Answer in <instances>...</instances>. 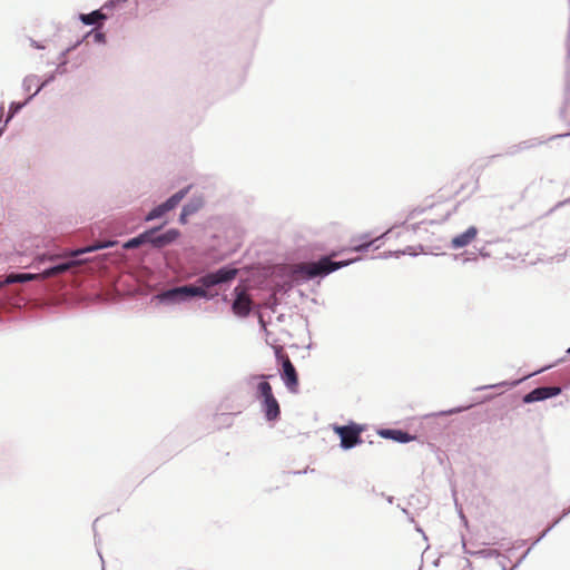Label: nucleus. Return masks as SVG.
Instances as JSON below:
<instances>
[{
    "label": "nucleus",
    "mask_w": 570,
    "mask_h": 570,
    "mask_svg": "<svg viewBox=\"0 0 570 570\" xmlns=\"http://www.w3.org/2000/svg\"><path fill=\"white\" fill-rule=\"evenodd\" d=\"M98 554H99L100 560L104 561L102 554L99 551H98Z\"/></svg>",
    "instance_id": "45"
},
{
    "label": "nucleus",
    "mask_w": 570,
    "mask_h": 570,
    "mask_svg": "<svg viewBox=\"0 0 570 570\" xmlns=\"http://www.w3.org/2000/svg\"><path fill=\"white\" fill-rule=\"evenodd\" d=\"M161 227L163 226H158L147 229V232H151L150 236L148 237V244L157 249H161L173 244L180 236V232L177 228H169L166 232L159 234L158 232L161 229Z\"/></svg>",
    "instance_id": "6"
},
{
    "label": "nucleus",
    "mask_w": 570,
    "mask_h": 570,
    "mask_svg": "<svg viewBox=\"0 0 570 570\" xmlns=\"http://www.w3.org/2000/svg\"><path fill=\"white\" fill-rule=\"evenodd\" d=\"M570 513V507L562 512V514L556 519L552 524H550L531 544V547L525 551V553L520 558V560L514 564V568L518 567L522 560L528 556L530 550L538 544L564 517Z\"/></svg>",
    "instance_id": "15"
},
{
    "label": "nucleus",
    "mask_w": 570,
    "mask_h": 570,
    "mask_svg": "<svg viewBox=\"0 0 570 570\" xmlns=\"http://www.w3.org/2000/svg\"><path fill=\"white\" fill-rule=\"evenodd\" d=\"M120 2H118L117 0H108L101 8V10H111L114 9L116 6H118Z\"/></svg>",
    "instance_id": "34"
},
{
    "label": "nucleus",
    "mask_w": 570,
    "mask_h": 570,
    "mask_svg": "<svg viewBox=\"0 0 570 570\" xmlns=\"http://www.w3.org/2000/svg\"><path fill=\"white\" fill-rule=\"evenodd\" d=\"M569 202H570V199H569V200H566L564 203H569Z\"/></svg>",
    "instance_id": "50"
},
{
    "label": "nucleus",
    "mask_w": 570,
    "mask_h": 570,
    "mask_svg": "<svg viewBox=\"0 0 570 570\" xmlns=\"http://www.w3.org/2000/svg\"><path fill=\"white\" fill-rule=\"evenodd\" d=\"M188 217H190V215L184 208H181L178 222L185 225L188 222Z\"/></svg>",
    "instance_id": "35"
},
{
    "label": "nucleus",
    "mask_w": 570,
    "mask_h": 570,
    "mask_svg": "<svg viewBox=\"0 0 570 570\" xmlns=\"http://www.w3.org/2000/svg\"><path fill=\"white\" fill-rule=\"evenodd\" d=\"M334 431L341 439L340 446L343 450H351L363 442L361 438L363 429L355 423L336 425L334 426Z\"/></svg>",
    "instance_id": "5"
},
{
    "label": "nucleus",
    "mask_w": 570,
    "mask_h": 570,
    "mask_svg": "<svg viewBox=\"0 0 570 570\" xmlns=\"http://www.w3.org/2000/svg\"><path fill=\"white\" fill-rule=\"evenodd\" d=\"M419 254L417 249L413 246H407L403 250H396V252H387L384 253L383 257H400L401 255H410V256H416Z\"/></svg>",
    "instance_id": "24"
},
{
    "label": "nucleus",
    "mask_w": 570,
    "mask_h": 570,
    "mask_svg": "<svg viewBox=\"0 0 570 570\" xmlns=\"http://www.w3.org/2000/svg\"><path fill=\"white\" fill-rule=\"evenodd\" d=\"M562 393V389L560 386H539L524 394L522 397V402L525 404L546 401L548 399L558 396Z\"/></svg>",
    "instance_id": "7"
},
{
    "label": "nucleus",
    "mask_w": 570,
    "mask_h": 570,
    "mask_svg": "<svg viewBox=\"0 0 570 570\" xmlns=\"http://www.w3.org/2000/svg\"><path fill=\"white\" fill-rule=\"evenodd\" d=\"M561 118L568 122L570 127V73L567 76V94L564 106L560 110ZM570 134V131L568 132Z\"/></svg>",
    "instance_id": "21"
},
{
    "label": "nucleus",
    "mask_w": 570,
    "mask_h": 570,
    "mask_svg": "<svg viewBox=\"0 0 570 570\" xmlns=\"http://www.w3.org/2000/svg\"><path fill=\"white\" fill-rule=\"evenodd\" d=\"M461 519L466 523V519L463 514H461Z\"/></svg>",
    "instance_id": "44"
},
{
    "label": "nucleus",
    "mask_w": 570,
    "mask_h": 570,
    "mask_svg": "<svg viewBox=\"0 0 570 570\" xmlns=\"http://www.w3.org/2000/svg\"><path fill=\"white\" fill-rule=\"evenodd\" d=\"M39 77L37 75H28L22 81V89L29 92L32 87L38 82Z\"/></svg>",
    "instance_id": "25"
},
{
    "label": "nucleus",
    "mask_w": 570,
    "mask_h": 570,
    "mask_svg": "<svg viewBox=\"0 0 570 570\" xmlns=\"http://www.w3.org/2000/svg\"><path fill=\"white\" fill-rule=\"evenodd\" d=\"M237 273L238 269L233 265H225L199 276L195 284H185L163 289L153 296V301L168 307L188 303L195 297L212 301L217 293H212L210 288L230 283Z\"/></svg>",
    "instance_id": "1"
},
{
    "label": "nucleus",
    "mask_w": 570,
    "mask_h": 570,
    "mask_svg": "<svg viewBox=\"0 0 570 570\" xmlns=\"http://www.w3.org/2000/svg\"><path fill=\"white\" fill-rule=\"evenodd\" d=\"M469 406H459V407H454V409H450L448 411H442L439 413V415H452V414H456V413H461L463 412L464 410L469 409Z\"/></svg>",
    "instance_id": "31"
},
{
    "label": "nucleus",
    "mask_w": 570,
    "mask_h": 570,
    "mask_svg": "<svg viewBox=\"0 0 570 570\" xmlns=\"http://www.w3.org/2000/svg\"><path fill=\"white\" fill-rule=\"evenodd\" d=\"M414 499H415V497H414V495H411V498H410V504H413V503H412V500H414Z\"/></svg>",
    "instance_id": "43"
},
{
    "label": "nucleus",
    "mask_w": 570,
    "mask_h": 570,
    "mask_svg": "<svg viewBox=\"0 0 570 570\" xmlns=\"http://www.w3.org/2000/svg\"><path fill=\"white\" fill-rule=\"evenodd\" d=\"M2 112H3V105L0 106V122H3V118H2Z\"/></svg>",
    "instance_id": "39"
},
{
    "label": "nucleus",
    "mask_w": 570,
    "mask_h": 570,
    "mask_svg": "<svg viewBox=\"0 0 570 570\" xmlns=\"http://www.w3.org/2000/svg\"><path fill=\"white\" fill-rule=\"evenodd\" d=\"M281 377L289 392H297L298 375L295 366L293 365L287 355L282 356Z\"/></svg>",
    "instance_id": "8"
},
{
    "label": "nucleus",
    "mask_w": 570,
    "mask_h": 570,
    "mask_svg": "<svg viewBox=\"0 0 570 570\" xmlns=\"http://www.w3.org/2000/svg\"><path fill=\"white\" fill-rule=\"evenodd\" d=\"M402 512L409 518L411 522H414L413 515L407 511V509L402 508Z\"/></svg>",
    "instance_id": "37"
},
{
    "label": "nucleus",
    "mask_w": 570,
    "mask_h": 570,
    "mask_svg": "<svg viewBox=\"0 0 570 570\" xmlns=\"http://www.w3.org/2000/svg\"><path fill=\"white\" fill-rule=\"evenodd\" d=\"M56 79V76L55 73H50L46 77V79L43 80V82H41L37 89L35 90L33 94H31L33 97H36L46 86H48L49 83H51L53 80Z\"/></svg>",
    "instance_id": "29"
},
{
    "label": "nucleus",
    "mask_w": 570,
    "mask_h": 570,
    "mask_svg": "<svg viewBox=\"0 0 570 570\" xmlns=\"http://www.w3.org/2000/svg\"><path fill=\"white\" fill-rule=\"evenodd\" d=\"M37 276L38 275L31 273H10L6 275V277L3 278V283H6V285L27 283L32 279H36Z\"/></svg>",
    "instance_id": "18"
},
{
    "label": "nucleus",
    "mask_w": 570,
    "mask_h": 570,
    "mask_svg": "<svg viewBox=\"0 0 570 570\" xmlns=\"http://www.w3.org/2000/svg\"><path fill=\"white\" fill-rule=\"evenodd\" d=\"M117 1L121 3V2H126L127 0H117Z\"/></svg>",
    "instance_id": "47"
},
{
    "label": "nucleus",
    "mask_w": 570,
    "mask_h": 570,
    "mask_svg": "<svg viewBox=\"0 0 570 570\" xmlns=\"http://www.w3.org/2000/svg\"><path fill=\"white\" fill-rule=\"evenodd\" d=\"M519 153H522V151H521L519 142H518V144H514V145L508 147L503 155L504 156H514Z\"/></svg>",
    "instance_id": "30"
},
{
    "label": "nucleus",
    "mask_w": 570,
    "mask_h": 570,
    "mask_svg": "<svg viewBox=\"0 0 570 570\" xmlns=\"http://www.w3.org/2000/svg\"><path fill=\"white\" fill-rule=\"evenodd\" d=\"M150 233L151 232H147V229L144 230L142 233H140L136 237H132V238L128 239L122 245V247L125 249H134V248L139 247L140 245L148 244V237L150 236Z\"/></svg>",
    "instance_id": "20"
},
{
    "label": "nucleus",
    "mask_w": 570,
    "mask_h": 570,
    "mask_svg": "<svg viewBox=\"0 0 570 570\" xmlns=\"http://www.w3.org/2000/svg\"><path fill=\"white\" fill-rule=\"evenodd\" d=\"M463 548H465V544H463ZM464 552L468 553V554L478 556V557H481V558H484V559L500 557V552L498 550H495V549H481V550H478V551H470V550L464 549Z\"/></svg>",
    "instance_id": "22"
},
{
    "label": "nucleus",
    "mask_w": 570,
    "mask_h": 570,
    "mask_svg": "<svg viewBox=\"0 0 570 570\" xmlns=\"http://www.w3.org/2000/svg\"><path fill=\"white\" fill-rule=\"evenodd\" d=\"M502 570H507L505 566H502Z\"/></svg>",
    "instance_id": "49"
},
{
    "label": "nucleus",
    "mask_w": 570,
    "mask_h": 570,
    "mask_svg": "<svg viewBox=\"0 0 570 570\" xmlns=\"http://www.w3.org/2000/svg\"><path fill=\"white\" fill-rule=\"evenodd\" d=\"M220 416L229 419V414L222 413Z\"/></svg>",
    "instance_id": "42"
},
{
    "label": "nucleus",
    "mask_w": 570,
    "mask_h": 570,
    "mask_svg": "<svg viewBox=\"0 0 570 570\" xmlns=\"http://www.w3.org/2000/svg\"><path fill=\"white\" fill-rule=\"evenodd\" d=\"M569 135L570 134H558V135L550 136L548 138H530V139L520 141L519 146H520L521 151H525V150L539 147V146L546 144L547 141H550V140H553L557 138L569 137Z\"/></svg>",
    "instance_id": "13"
},
{
    "label": "nucleus",
    "mask_w": 570,
    "mask_h": 570,
    "mask_svg": "<svg viewBox=\"0 0 570 570\" xmlns=\"http://www.w3.org/2000/svg\"><path fill=\"white\" fill-rule=\"evenodd\" d=\"M89 37H92V40L94 42L96 43H105L106 41V36L104 32L101 31H98L96 29L91 30L90 32L87 33V36L85 38H89Z\"/></svg>",
    "instance_id": "27"
},
{
    "label": "nucleus",
    "mask_w": 570,
    "mask_h": 570,
    "mask_svg": "<svg viewBox=\"0 0 570 570\" xmlns=\"http://www.w3.org/2000/svg\"><path fill=\"white\" fill-rule=\"evenodd\" d=\"M76 265L73 259H65L52 263L50 266L42 269L40 276L42 278H49L58 275H62Z\"/></svg>",
    "instance_id": "9"
},
{
    "label": "nucleus",
    "mask_w": 570,
    "mask_h": 570,
    "mask_svg": "<svg viewBox=\"0 0 570 570\" xmlns=\"http://www.w3.org/2000/svg\"><path fill=\"white\" fill-rule=\"evenodd\" d=\"M478 235V229L474 226H470L465 232L454 236L451 240V247L453 249L462 248L469 245Z\"/></svg>",
    "instance_id": "12"
},
{
    "label": "nucleus",
    "mask_w": 570,
    "mask_h": 570,
    "mask_svg": "<svg viewBox=\"0 0 570 570\" xmlns=\"http://www.w3.org/2000/svg\"><path fill=\"white\" fill-rule=\"evenodd\" d=\"M3 134V128H0V137L2 136Z\"/></svg>",
    "instance_id": "46"
},
{
    "label": "nucleus",
    "mask_w": 570,
    "mask_h": 570,
    "mask_svg": "<svg viewBox=\"0 0 570 570\" xmlns=\"http://www.w3.org/2000/svg\"><path fill=\"white\" fill-rule=\"evenodd\" d=\"M205 206V197L203 194H194L187 203L183 205L184 208L190 216L197 214Z\"/></svg>",
    "instance_id": "14"
},
{
    "label": "nucleus",
    "mask_w": 570,
    "mask_h": 570,
    "mask_svg": "<svg viewBox=\"0 0 570 570\" xmlns=\"http://www.w3.org/2000/svg\"><path fill=\"white\" fill-rule=\"evenodd\" d=\"M269 376L256 374L247 377V384L262 380L255 392V399L259 401L261 412L268 423H276L281 417V405L273 393L272 385L266 381Z\"/></svg>",
    "instance_id": "3"
},
{
    "label": "nucleus",
    "mask_w": 570,
    "mask_h": 570,
    "mask_svg": "<svg viewBox=\"0 0 570 570\" xmlns=\"http://www.w3.org/2000/svg\"><path fill=\"white\" fill-rule=\"evenodd\" d=\"M386 500H387L389 503H393L394 498L393 497H387Z\"/></svg>",
    "instance_id": "40"
},
{
    "label": "nucleus",
    "mask_w": 570,
    "mask_h": 570,
    "mask_svg": "<svg viewBox=\"0 0 570 570\" xmlns=\"http://www.w3.org/2000/svg\"><path fill=\"white\" fill-rule=\"evenodd\" d=\"M33 99V96L30 95L24 101H12L9 105V110L7 118L3 121V126L1 128L4 129V127L11 121V119L22 109L24 108L31 100Z\"/></svg>",
    "instance_id": "17"
},
{
    "label": "nucleus",
    "mask_w": 570,
    "mask_h": 570,
    "mask_svg": "<svg viewBox=\"0 0 570 570\" xmlns=\"http://www.w3.org/2000/svg\"><path fill=\"white\" fill-rule=\"evenodd\" d=\"M386 234H387V233L382 234L380 237H377V238L375 239V242H376V240H379V239H381V238H383ZM373 243H374V240H370V242H365V243H362V244L355 245V246L353 247V250H354V252H358V253L366 252V250L372 246V244H373Z\"/></svg>",
    "instance_id": "28"
},
{
    "label": "nucleus",
    "mask_w": 570,
    "mask_h": 570,
    "mask_svg": "<svg viewBox=\"0 0 570 570\" xmlns=\"http://www.w3.org/2000/svg\"><path fill=\"white\" fill-rule=\"evenodd\" d=\"M357 261H360V257L345 261H333L332 256L323 255L317 261L303 262L292 265L288 271V277L293 283L297 285L316 278L323 279L331 273L346 267Z\"/></svg>",
    "instance_id": "2"
},
{
    "label": "nucleus",
    "mask_w": 570,
    "mask_h": 570,
    "mask_svg": "<svg viewBox=\"0 0 570 570\" xmlns=\"http://www.w3.org/2000/svg\"><path fill=\"white\" fill-rule=\"evenodd\" d=\"M191 189V185L184 187L173 194L169 198H167L164 203L155 206L145 217L146 222H151L163 217L166 213L173 210L178 206V204L187 196L189 190Z\"/></svg>",
    "instance_id": "4"
},
{
    "label": "nucleus",
    "mask_w": 570,
    "mask_h": 570,
    "mask_svg": "<svg viewBox=\"0 0 570 570\" xmlns=\"http://www.w3.org/2000/svg\"><path fill=\"white\" fill-rule=\"evenodd\" d=\"M67 62H68V60L60 61L59 65L57 66L56 70L52 73H55V76L66 73L67 72V69H66Z\"/></svg>",
    "instance_id": "32"
},
{
    "label": "nucleus",
    "mask_w": 570,
    "mask_h": 570,
    "mask_svg": "<svg viewBox=\"0 0 570 570\" xmlns=\"http://www.w3.org/2000/svg\"><path fill=\"white\" fill-rule=\"evenodd\" d=\"M570 513V507L562 512V514L556 519L552 524H550L531 544V547L525 551V553L520 558V560L514 564V568L518 567L522 560L528 556L530 550L538 544L564 517Z\"/></svg>",
    "instance_id": "16"
},
{
    "label": "nucleus",
    "mask_w": 570,
    "mask_h": 570,
    "mask_svg": "<svg viewBox=\"0 0 570 570\" xmlns=\"http://www.w3.org/2000/svg\"><path fill=\"white\" fill-rule=\"evenodd\" d=\"M567 354L570 355V347L567 350Z\"/></svg>",
    "instance_id": "48"
},
{
    "label": "nucleus",
    "mask_w": 570,
    "mask_h": 570,
    "mask_svg": "<svg viewBox=\"0 0 570 570\" xmlns=\"http://www.w3.org/2000/svg\"><path fill=\"white\" fill-rule=\"evenodd\" d=\"M379 435L383 439L392 440L401 444L415 440V435L407 433L401 429H381Z\"/></svg>",
    "instance_id": "11"
},
{
    "label": "nucleus",
    "mask_w": 570,
    "mask_h": 570,
    "mask_svg": "<svg viewBox=\"0 0 570 570\" xmlns=\"http://www.w3.org/2000/svg\"><path fill=\"white\" fill-rule=\"evenodd\" d=\"M30 45L35 49H45V46H42L40 42H38V41L33 40V39H30Z\"/></svg>",
    "instance_id": "36"
},
{
    "label": "nucleus",
    "mask_w": 570,
    "mask_h": 570,
    "mask_svg": "<svg viewBox=\"0 0 570 570\" xmlns=\"http://www.w3.org/2000/svg\"><path fill=\"white\" fill-rule=\"evenodd\" d=\"M112 244H114L112 242L95 243V244H92L90 246L77 249L73 253V256H79V255H82V254H86V253H91V252H95V250H98V249L107 248V247L111 246Z\"/></svg>",
    "instance_id": "23"
},
{
    "label": "nucleus",
    "mask_w": 570,
    "mask_h": 570,
    "mask_svg": "<svg viewBox=\"0 0 570 570\" xmlns=\"http://www.w3.org/2000/svg\"><path fill=\"white\" fill-rule=\"evenodd\" d=\"M3 286H6V283H3V279H0V288H2Z\"/></svg>",
    "instance_id": "41"
},
{
    "label": "nucleus",
    "mask_w": 570,
    "mask_h": 570,
    "mask_svg": "<svg viewBox=\"0 0 570 570\" xmlns=\"http://www.w3.org/2000/svg\"><path fill=\"white\" fill-rule=\"evenodd\" d=\"M232 309L236 315L245 317L252 311V299L244 292H239L232 304Z\"/></svg>",
    "instance_id": "10"
},
{
    "label": "nucleus",
    "mask_w": 570,
    "mask_h": 570,
    "mask_svg": "<svg viewBox=\"0 0 570 570\" xmlns=\"http://www.w3.org/2000/svg\"><path fill=\"white\" fill-rule=\"evenodd\" d=\"M80 20L87 26L96 24L98 21L106 20L108 14L104 13L102 10H94L90 13H81Z\"/></svg>",
    "instance_id": "19"
},
{
    "label": "nucleus",
    "mask_w": 570,
    "mask_h": 570,
    "mask_svg": "<svg viewBox=\"0 0 570 570\" xmlns=\"http://www.w3.org/2000/svg\"><path fill=\"white\" fill-rule=\"evenodd\" d=\"M80 42H81V41H77V43H76V45H73V46H71V47L67 48L66 50H63V51L60 53V56H59V61L67 60V55H68L71 50H73L78 45H80Z\"/></svg>",
    "instance_id": "33"
},
{
    "label": "nucleus",
    "mask_w": 570,
    "mask_h": 570,
    "mask_svg": "<svg viewBox=\"0 0 570 570\" xmlns=\"http://www.w3.org/2000/svg\"><path fill=\"white\" fill-rule=\"evenodd\" d=\"M541 371H542V370H540V372H541ZM535 373H539V371H538V372L532 373V375H534ZM530 376H531V374H529V375H527V376H524V377H522V379L515 380V381H513V382H511V383H509V382H501V383L495 384V385H489V386L479 387L478 390H483V389H493V387H498V386H515V385H518L520 382H522L523 380H525L527 377H530Z\"/></svg>",
    "instance_id": "26"
},
{
    "label": "nucleus",
    "mask_w": 570,
    "mask_h": 570,
    "mask_svg": "<svg viewBox=\"0 0 570 570\" xmlns=\"http://www.w3.org/2000/svg\"><path fill=\"white\" fill-rule=\"evenodd\" d=\"M416 500H417V502H419L420 504H422V505H426V503H428V499H426V497H423V500H421L420 498H416Z\"/></svg>",
    "instance_id": "38"
}]
</instances>
